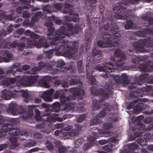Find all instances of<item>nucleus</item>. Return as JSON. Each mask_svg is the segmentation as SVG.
<instances>
[{"label":"nucleus","mask_w":153,"mask_h":153,"mask_svg":"<svg viewBox=\"0 0 153 153\" xmlns=\"http://www.w3.org/2000/svg\"><path fill=\"white\" fill-rule=\"evenodd\" d=\"M16 78L19 79V76H17L16 78H6L1 82V83L3 85L7 86L13 84L17 80Z\"/></svg>","instance_id":"27"},{"label":"nucleus","mask_w":153,"mask_h":153,"mask_svg":"<svg viewBox=\"0 0 153 153\" xmlns=\"http://www.w3.org/2000/svg\"><path fill=\"white\" fill-rule=\"evenodd\" d=\"M50 105L49 104H46L45 103H42V104L41 106L43 108H46V113L45 114L46 115L49 116L50 115V113L48 111V110L50 109H48V108L50 107Z\"/></svg>","instance_id":"50"},{"label":"nucleus","mask_w":153,"mask_h":153,"mask_svg":"<svg viewBox=\"0 0 153 153\" xmlns=\"http://www.w3.org/2000/svg\"><path fill=\"white\" fill-rule=\"evenodd\" d=\"M69 101H66L65 103L64 104H65L64 108L63 109V110L66 112L68 111L72 112L74 110V104L71 102L69 103L68 104L66 103L67 102Z\"/></svg>","instance_id":"32"},{"label":"nucleus","mask_w":153,"mask_h":153,"mask_svg":"<svg viewBox=\"0 0 153 153\" xmlns=\"http://www.w3.org/2000/svg\"><path fill=\"white\" fill-rule=\"evenodd\" d=\"M60 105V103L59 102H56L53 103L51 106V109H48V111L50 113V114L52 113V112H59Z\"/></svg>","instance_id":"31"},{"label":"nucleus","mask_w":153,"mask_h":153,"mask_svg":"<svg viewBox=\"0 0 153 153\" xmlns=\"http://www.w3.org/2000/svg\"><path fill=\"white\" fill-rule=\"evenodd\" d=\"M79 82L78 79L75 77L74 79H71L69 83L70 85H74L77 84Z\"/></svg>","instance_id":"60"},{"label":"nucleus","mask_w":153,"mask_h":153,"mask_svg":"<svg viewBox=\"0 0 153 153\" xmlns=\"http://www.w3.org/2000/svg\"><path fill=\"white\" fill-rule=\"evenodd\" d=\"M25 34L26 36H30V37L34 39H36L39 38V35L33 32H31L30 30H26L25 32Z\"/></svg>","instance_id":"37"},{"label":"nucleus","mask_w":153,"mask_h":153,"mask_svg":"<svg viewBox=\"0 0 153 153\" xmlns=\"http://www.w3.org/2000/svg\"><path fill=\"white\" fill-rule=\"evenodd\" d=\"M46 146L49 150L52 151L54 149V147L52 143L49 140H47L46 142Z\"/></svg>","instance_id":"49"},{"label":"nucleus","mask_w":153,"mask_h":153,"mask_svg":"<svg viewBox=\"0 0 153 153\" xmlns=\"http://www.w3.org/2000/svg\"><path fill=\"white\" fill-rule=\"evenodd\" d=\"M149 31H152L149 30V28H145L143 30L137 32L136 33V34L139 36L144 37L146 35V34H149Z\"/></svg>","instance_id":"35"},{"label":"nucleus","mask_w":153,"mask_h":153,"mask_svg":"<svg viewBox=\"0 0 153 153\" xmlns=\"http://www.w3.org/2000/svg\"><path fill=\"white\" fill-rule=\"evenodd\" d=\"M140 0H122V1L119 2L114 7L115 13H117L119 14H121L120 9H126L128 5L132 4H137Z\"/></svg>","instance_id":"12"},{"label":"nucleus","mask_w":153,"mask_h":153,"mask_svg":"<svg viewBox=\"0 0 153 153\" xmlns=\"http://www.w3.org/2000/svg\"><path fill=\"white\" fill-rule=\"evenodd\" d=\"M54 91L53 89H50L48 90L45 91L41 95V97L45 101L48 102H51L52 100L51 97Z\"/></svg>","instance_id":"23"},{"label":"nucleus","mask_w":153,"mask_h":153,"mask_svg":"<svg viewBox=\"0 0 153 153\" xmlns=\"http://www.w3.org/2000/svg\"><path fill=\"white\" fill-rule=\"evenodd\" d=\"M18 65L17 63H15L13 64L11 67L10 69L6 71V73L8 74L9 73L14 74L16 73V71L19 72L20 71L21 69H20L17 68L15 69L16 68L18 67Z\"/></svg>","instance_id":"30"},{"label":"nucleus","mask_w":153,"mask_h":153,"mask_svg":"<svg viewBox=\"0 0 153 153\" xmlns=\"http://www.w3.org/2000/svg\"><path fill=\"white\" fill-rule=\"evenodd\" d=\"M55 20V23L58 25H61L63 24V22L60 19H56V17L54 15H51V16H49L47 17L46 19V22L44 24V25L47 27H49L48 29V31L49 33L47 34V39H50L49 42L50 44L51 41H53L52 38H50V37H53V38L55 37L54 36V33L55 32L54 31V28L53 27H51L53 25L52 22L54 21ZM51 45L50 44L49 45L48 44L47 42H44L43 46L45 50L46 48H50Z\"/></svg>","instance_id":"5"},{"label":"nucleus","mask_w":153,"mask_h":153,"mask_svg":"<svg viewBox=\"0 0 153 153\" xmlns=\"http://www.w3.org/2000/svg\"><path fill=\"white\" fill-rule=\"evenodd\" d=\"M34 112L35 113L34 118L37 121H41L42 119V117L40 116V112L39 109L35 108L34 109Z\"/></svg>","instance_id":"43"},{"label":"nucleus","mask_w":153,"mask_h":153,"mask_svg":"<svg viewBox=\"0 0 153 153\" xmlns=\"http://www.w3.org/2000/svg\"><path fill=\"white\" fill-rule=\"evenodd\" d=\"M136 91V90L134 91H131L130 93L131 92V91ZM130 93L129 95V97H131L130 96ZM141 97V96H137V97H133V98L134 97H136L137 98V99L136 100H134L133 102H132L129 103L127 105V108L128 109H130L131 108H132L133 106H134V104L137 102H146L147 101V99H145V98H143V99H140V98H138V97Z\"/></svg>","instance_id":"24"},{"label":"nucleus","mask_w":153,"mask_h":153,"mask_svg":"<svg viewBox=\"0 0 153 153\" xmlns=\"http://www.w3.org/2000/svg\"><path fill=\"white\" fill-rule=\"evenodd\" d=\"M21 92L22 93V97L24 98H28L29 97V95L27 92V90H20Z\"/></svg>","instance_id":"58"},{"label":"nucleus","mask_w":153,"mask_h":153,"mask_svg":"<svg viewBox=\"0 0 153 153\" xmlns=\"http://www.w3.org/2000/svg\"><path fill=\"white\" fill-rule=\"evenodd\" d=\"M133 45L136 53H144L145 51L144 48V45L148 47H153V37H151L143 39L142 42H134Z\"/></svg>","instance_id":"8"},{"label":"nucleus","mask_w":153,"mask_h":153,"mask_svg":"<svg viewBox=\"0 0 153 153\" xmlns=\"http://www.w3.org/2000/svg\"><path fill=\"white\" fill-rule=\"evenodd\" d=\"M149 75L147 73H145L139 76L137 79L138 84L140 85L146 81L147 83H153V79H149Z\"/></svg>","instance_id":"22"},{"label":"nucleus","mask_w":153,"mask_h":153,"mask_svg":"<svg viewBox=\"0 0 153 153\" xmlns=\"http://www.w3.org/2000/svg\"><path fill=\"white\" fill-rule=\"evenodd\" d=\"M146 140L144 141V140L141 138H138L137 140V142L140 146H143L145 145L146 144Z\"/></svg>","instance_id":"63"},{"label":"nucleus","mask_w":153,"mask_h":153,"mask_svg":"<svg viewBox=\"0 0 153 153\" xmlns=\"http://www.w3.org/2000/svg\"><path fill=\"white\" fill-rule=\"evenodd\" d=\"M73 67V65L72 64H70L68 66H66L65 67L62 68H61L60 71L65 72L68 70H71Z\"/></svg>","instance_id":"53"},{"label":"nucleus","mask_w":153,"mask_h":153,"mask_svg":"<svg viewBox=\"0 0 153 153\" xmlns=\"http://www.w3.org/2000/svg\"><path fill=\"white\" fill-rule=\"evenodd\" d=\"M99 128L97 127L96 129L98 131V133L100 134H108L110 133V131H107L105 130V129H99Z\"/></svg>","instance_id":"61"},{"label":"nucleus","mask_w":153,"mask_h":153,"mask_svg":"<svg viewBox=\"0 0 153 153\" xmlns=\"http://www.w3.org/2000/svg\"><path fill=\"white\" fill-rule=\"evenodd\" d=\"M143 103H139L134 107V111L135 112L140 113L143 109Z\"/></svg>","instance_id":"38"},{"label":"nucleus","mask_w":153,"mask_h":153,"mask_svg":"<svg viewBox=\"0 0 153 153\" xmlns=\"http://www.w3.org/2000/svg\"><path fill=\"white\" fill-rule=\"evenodd\" d=\"M50 115H51V116L49 115L46 118V120L49 122H55L56 120L61 122L63 120L62 117V118L58 117L59 114L57 113H52Z\"/></svg>","instance_id":"25"},{"label":"nucleus","mask_w":153,"mask_h":153,"mask_svg":"<svg viewBox=\"0 0 153 153\" xmlns=\"http://www.w3.org/2000/svg\"><path fill=\"white\" fill-rule=\"evenodd\" d=\"M74 31L75 33H78L81 30L80 26L78 24H75L74 25Z\"/></svg>","instance_id":"59"},{"label":"nucleus","mask_w":153,"mask_h":153,"mask_svg":"<svg viewBox=\"0 0 153 153\" xmlns=\"http://www.w3.org/2000/svg\"><path fill=\"white\" fill-rule=\"evenodd\" d=\"M34 0H19L20 2L22 4H24L26 5L25 6L23 7L29 9V8H32L33 6V5H30V4L32 3H33L34 2Z\"/></svg>","instance_id":"34"},{"label":"nucleus","mask_w":153,"mask_h":153,"mask_svg":"<svg viewBox=\"0 0 153 153\" xmlns=\"http://www.w3.org/2000/svg\"><path fill=\"white\" fill-rule=\"evenodd\" d=\"M77 68L79 73H82L84 71L83 68L82 61L81 60L77 61L76 62Z\"/></svg>","instance_id":"39"},{"label":"nucleus","mask_w":153,"mask_h":153,"mask_svg":"<svg viewBox=\"0 0 153 153\" xmlns=\"http://www.w3.org/2000/svg\"><path fill=\"white\" fill-rule=\"evenodd\" d=\"M79 134V132L78 129H74L72 130L70 132H65L64 134V135L65 136H74L77 135Z\"/></svg>","instance_id":"36"},{"label":"nucleus","mask_w":153,"mask_h":153,"mask_svg":"<svg viewBox=\"0 0 153 153\" xmlns=\"http://www.w3.org/2000/svg\"><path fill=\"white\" fill-rule=\"evenodd\" d=\"M95 69L99 71H103V73L100 75L105 79L108 77L109 72L114 71L115 70L114 65L110 62L106 63L103 66L97 65Z\"/></svg>","instance_id":"10"},{"label":"nucleus","mask_w":153,"mask_h":153,"mask_svg":"<svg viewBox=\"0 0 153 153\" xmlns=\"http://www.w3.org/2000/svg\"><path fill=\"white\" fill-rule=\"evenodd\" d=\"M139 146L138 145L134 143H132L128 145V148L129 150H134L138 148Z\"/></svg>","instance_id":"48"},{"label":"nucleus","mask_w":153,"mask_h":153,"mask_svg":"<svg viewBox=\"0 0 153 153\" xmlns=\"http://www.w3.org/2000/svg\"><path fill=\"white\" fill-rule=\"evenodd\" d=\"M89 67L87 64L86 66V72L87 78L89 79L91 85H97L98 83V82L96 80L95 77V75H93L94 71H91L88 69Z\"/></svg>","instance_id":"18"},{"label":"nucleus","mask_w":153,"mask_h":153,"mask_svg":"<svg viewBox=\"0 0 153 153\" xmlns=\"http://www.w3.org/2000/svg\"><path fill=\"white\" fill-rule=\"evenodd\" d=\"M93 133L94 136L90 135L88 137L89 143H92L93 145L94 144L96 139L98 137L97 133L93 132Z\"/></svg>","instance_id":"41"},{"label":"nucleus","mask_w":153,"mask_h":153,"mask_svg":"<svg viewBox=\"0 0 153 153\" xmlns=\"http://www.w3.org/2000/svg\"><path fill=\"white\" fill-rule=\"evenodd\" d=\"M103 99H102L101 101L97 100L96 99L93 100L92 102L93 105V109L94 110H97L100 109L103 107L102 110L97 114L96 115V117H98L100 118H103L108 113V112L111 111V108L110 107L109 104L108 102L102 103V101L104 100L107 99H105L102 97Z\"/></svg>","instance_id":"6"},{"label":"nucleus","mask_w":153,"mask_h":153,"mask_svg":"<svg viewBox=\"0 0 153 153\" xmlns=\"http://www.w3.org/2000/svg\"><path fill=\"white\" fill-rule=\"evenodd\" d=\"M127 54L129 56H132L133 57H135V58H133L132 60V62L133 63L135 64H136L140 65H139V69L141 71H143L144 72H146L148 70L149 71H150L149 70V66L151 65H152L151 61L149 60L147 63H141V62H144L143 61V57H137L136 56L132 55L134 52H135V50L128 49L127 51Z\"/></svg>","instance_id":"7"},{"label":"nucleus","mask_w":153,"mask_h":153,"mask_svg":"<svg viewBox=\"0 0 153 153\" xmlns=\"http://www.w3.org/2000/svg\"><path fill=\"white\" fill-rule=\"evenodd\" d=\"M63 13L68 14V16L67 15L64 16L63 21L64 22H68L72 21L76 22L79 21V15L74 11L71 10H68L67 11L64 10L63 11Z\"/></svg>","instance_id":"14"},{"label":"nucleus","mask_w":153,"mask_h":153,"mask_svg":"<svg viewBox=\"0 0 153 153\" xmlns=\"http://www.w3.org/2000/svg\"><path fill=\"white\" fill-rule=\"evenodd\" d=\"M93 144L92 143H84L82 146L83 149L84 150H87L89 149L92 146Z\"/></svg>","instance_id":"52"},{"label":"nucleus","mask_w":153,"mask_h":153,"mask_svg":"<svg viewBox=\"0 0 153 153\" xmlns=\"http://www.w3.org/2000/svg\"><path fill=\"white\" fill-rule=\"evenodd\" d=\"M113 126L111 123H107L103 124L102 127L105 129L108 130L112 128Z\"/></svg>","instance_id":"54"},{"label":"nucleus","mask_w":153,"mask_h":153,"mask_svg":"<svg viewBox=\"0 0 153 153\" xmlns=\"http://www.w3.org/2000/svg\"><path fill=\"white\" fill-rule=\"evenodd\" d=\"M114 144L111 143H109L108 144L105 145L102 147V149L103 150L108 152H111L113 148Z\"/></svg>","instance_id":"40"},{"label":"nucleus","mask_w":153,"mask_h":153,"mask_svg":"<svg viewBox=\"0 0 153 153\" xmlns=\"http://www.w3.org/2000/svg\"><path fill=\"white\" fill-rule=\"evenodd\" d=\"M36 143L34 141L28 142L25 143L24 144V146L25 147H30L35 146Z\"/></svg>","instance_id":"55"},{"label":"nucleus","mask_w":153,"mask_h":153,"mask_svg":"<svg viewBox=\"0 0 153 153\" xmlns=\"http://www.w3.org/2000/svg\"><path fill=\"white\" fill-rule=\"evenodd\" d=\"M86 114H83L77 118V121L78 123H81L83 122L86 118Z\"/></svg>","instance_id":"56"},{"label":"nucleus","mask_w":153,"mask_h":153,"mask_svg":"<svg viewBox=\"0 0 153 153\" xmlns=\"http://www.w3.org/2000/svg\"><path fill=\"white\" fill-rule=\"evenodd\" d=\"M102 51L100 50L94 48L92 51V55L94 58H97L100 57L102 54Z\"/></svg>","instance_id":"42"},{"label":"nucleus","mask_w":153,"mask_h":153,"mask_svg":"<svg viewBox=\"0 0 153 153\" xmlns=\"http://www.w3.org/2000/svg\"><path fill=\"white\" fill-rule=\"evenodd\" d=\"M68 89H64L56 90L53 94L54 98L57 99L59 97L61 103L62 104L65 103L66 101H69L70 100H75L76 98H79V97L84 95L85 91L82 89L80 88H71L69 89L70 92H72V97L70 96L65 97L64 91L66 92Z\"/></svg>","instance_id":"4"},{"label":"nucleus","mask_w":153,"mask_h":153,"mask_svg":"<svg viewBox=\"0 0 153 153\" xmlns=\"http://www.w3.org/2000/svg\"><path fill=\"white\" fill-rule=\"evenodd\" d=\"M65 65V62L61 59H58L57 60L56 66L58 67H61Z\"/></svg>","instance_id":"64"},{"label":"nucleus","mask_w":153,"mask_h":153,"mask_svg":"<svg viewBox=\"0 0 153 153\" xmlns=\"http://www.w3.org/2000/svg\"><path fill=\"white\" fill-rule=\"evenodd\" d=\"M115 58H111V60L115 62V65L117 68L121 67L125 63L126 58L125 54L119 49H116L114 52Z\"/></svg>","instance_id":"11"},{"label":"nucleus","mask_w":153,"mask_h":153,"mask_svg":"<svg viewBox=\"0 0 153 153\" xmlns=\"http://www.w3.org/2000/svg\"><path fill=\"white\" fill-rule=\"evenodd\" d=\"M84 141V139L80 137L77 139L75 141L74 146L75 147H78Z\"/></svg>","instance_id":"47"},{"label":"nucleus","mask_w":153,"mask_h":153,"mask_svg":"<svg viewBox=\"0 0 153 153\" xmlns=\"http://www.w3.org/2000/svg\"><path fill=\"white\" fill-rule=\"evenodd\" d=\"M13 91L16 92L17 91L14 90L12 91L11 90L7 91L6 90H4L2 92L1 97L6 100H9L12 97H15L16 95L13 92Z\"/></svg>","instance_id":"21"},{"label":"nucleus","mask_w":153,"mask_h":153,"mask_svg":"<svg viewBox=\"0 0 153 153\" xmlns=\"http://www.w3.org/2000/svg\"><path fill=\"white\" fill-rule=\"evenodd\" d=\"M17 136H12L9 137V140L10 141V143H7L6 144H7V147L10 148L11 149H15L16 147L19 146V143L17 142V138L19 137Z\"/></svg>","instance_id":"20"},{"label":"nucleus","mask_w":153,"mask_h":153,"mask_svg":"<svg viewBox=\"0 0 153 153\" xmlns=\"http://www.w3.org/2000/svg\"><path fill=\"white\" fill-rule=\"evenodd\" d=\"M52 6L49 5H44L43 7L42 10L45 13H42L40 11L36 13L31 18L32 21L33 22H36L38 21L41 18L42 19H43L47 16L46 13H52L53 12H55L51 10V8H52Z\"/></svg>","instance_id":"13"},{"label":"nucleus","mask_w":153,"mask_h":153,"mask_svg":"<svg viewBox=\"0 0 153 153\" xmlns=\"http://www.w3.org/2000/svg\"><path fill=\"white\" fill-rule=\"evenodd\" d=\"M142 19L146 21H148L149 25H153V17H148L146 16L142 17Z\"/></svg>","instance_id":"44"},{"label":"nucleus","mask_w":153,"mask_h":153,"mask_svg":"<svg viewBox=\"0 0 153 153\" xmlns=\"http://www.w3.org/2000/svg\"><path fill=\"white\" fill-rule=\"evenodd\" d=\"M19 79L21 84H28L29 85H32L39 80V77L38 75H31L30 76H23L22 79H21L19 76Z\"/></svg>","instance_id":"17"},{"label":"nucleus","mask_w":153,"mask_h":153,"mask_svg":"<svg viewBox=\"0 0 153 153\" xmlns=\"http://www.w3.org/2000/svg\"><path fill=\"white\" fill-rule=\"evenodd\" d=\"M27 8H25L24 10L22 12V14L23 17L28 18L30 16V14L29 13V12L27 11Z\"/></svg>","instance_id":"51"},{"label":"nucleus","mask_w":153,"mask_h":153,"mask_svg":"<svg viewBox=\"0 0 153 153\" xmlns=\"http://www.w3.org/2000/svg\"><path fill=\"white\" fill-rule=\"evenodd\" d=\"M64 25L67 27L66 30L64 26H61L59 29L55 32V37H50L53 39V41L51 42L52 48L48 50H45L44 49L43 51L48 58H51L53 51L60 50L61 52L65 56L70 57L74 56L77 51L78 42L68 40L70 35L71 34L69 32L74 30V25L71 23H67Z\"/></svg>","instance_id":"1"},{"label":"nucleus","mask_w":153,"mask_h":153,"mask_svg":"<svg viewBox=\"0 0 153 153\" xmlns=\"http://www.w3.org/2000/svg\"><path fill=\"white\" fill-rule=\"evenodd\" d=\"M134 23L132 21L128 20L127 21L125 25V27L126 29H130L133 27Z\"/></svg>","instance_id":"46"},{"label":"nucleus","mask_w":153,"mask_h":153,"mask_svg":"<svg viewBox=\"0 0 153 153\" xmlns=\"http://www.w3.org/2000/svg\"><path fill=\"white\" fill-rule=\"evenodd\" d=\"M20 40L23 42L22 43H18L17 41H13L11 44L12 47H18L17 49L19 51H23L25 46V43L26 42L28 45L25 47L27 49L32 48L36 44V41L35 40H29L25 36L22 37L21 38Z\"/></svg>","instance_id":"9"},{"label":"nucleus","mask_w":153,"mask_h":153,"mask_svg":"<svg viewBox=\"0 0 153 153\" xmlns=\"http://www.w3.org/2000/svg\"><path fill=\"white\" fill-rule=\"evenodd\" d=\"M2 17L7 21L11 20L12 19V16L10 14L7 15L5 14H3L2 15Z\"/></svg>","instance_id":"62"},{"label":"nucleus","mask_w":153,"mask_h":153,"mask_svg":"<svg viewBox=\"0 0 153 153\" xmlns=\"http://www.w3.org/2000/svg\"><path fill=\"white\" fill-rule=\"evenodd\" d=\"M3 57H0V62H8L12 57V55L10 53L9 51H5L4 53Z\"/></svg>","instance_id":"28"},{"label":"nucleus","mask_w":153,"mask_h":153,"mask_svg":"<svg viewBox=\"0 0 153 153\" xmlns=\"http://www.w3.org/2000/svg\"><path fill=\"white\" fill-rule=\"evenodd\" d=\"M98 117H96L95 116V118H94L90 121V124L91 125H96L99 124L102 122V120L99 119Z\"/></svg>","instance_id":"45"},{"label":"nucleus","mask_w":153,"mask_h":153,"mask_svg":"<svg viewBox=\"0 0 153 153\" xmlns=\"http://www.w3.org/2000/svg\"><path fill=\"white\" fill-rule=\"evenodd\" d=\"M17 108V105L16 103L11 102L9 105V107L7 109V110L13 115H16V110Z\"/></svg>","instance_id":"33"},{"label":"nucleus","mask_w":153,"mask_h":153,"mask_svg":"<svg viewBox=\"0 0 153 153\" xmlns=\"http://www.w3.org/2000/svg\"><path fill=\"white\" fill-rule=\"evenodd\" d=\"M110 75L111 76V77L113 78V79L114 80L115 83L109 82L108 83L106 84L104 88H100L96 89V87L93 86L90 89L91 93L95 95L101 96L105 99H108L110 95L113 94L111 89L113 88V84L117 83V84L120 83L128 84L129 83L128 76L125 74H122L121 77L114 74H110Z\"/></svg>","instance_id":"3"},{"label":"nucleus","mask_w":153,"mask_h":153,"mask_svg":"<svg viewBox=\"0 0 153 153\" xmlns=\"http://www.w3.org/2000/svg\"><path fill=\"white\" fill-rule=\"evenodd\" d=\"M113 12L107 9L104 16L105 20L107 22L104 26V29L108 30V32L103 34L102 36L103 40L98 41L97 43L98 46L101 48L111 47L116 46L119 44L117 39L120 36L119 33V27L117 25L114 21L118 19H127V15L119 14L115 13L113 8Z\"/></svg>","instance_id":"2"},{"label":"nucleus","mask_w":153,"mask_h":153,"mask_svg":"<svg viewBox=\"0 0 153 153\" xmlns=\"http://www.w3.org/2000/svg\"><path fill=\"white\" fill-rule=\"evenodd\" d=\"M64 5L65 8H69L72 6L71 2L69 0H66Z\"/></svg>","instance_id":"57"},{"label":"nucleus","mask_w":153,"mask_h":153,"mask_svg":"<svg viewBox=\"0 0 153 153\" xmlns=\"http://www.w3.org/2000/svg\"><path fill=\"white\" fill-rule=\"evenodd\" d=\"M16 115L17 114H24L22 115V117L25 119H27L32 117L33 115V110L32 109L28 110L27 109L24 108L22 105L18 107L16 110Z\"/></svg>","instance_id":"15"},{"label":"nucleus","mask_w":153,"mask_h":153,"mask_svg":"<svg viewBox=\"0 0 153 153\" xmlns=\"http://www.w3.org/2000/svg\"><path fill=\"white\" fill-rule=\"evenodd\" d=\"M151 91H153V86L150 85H147L146 87L139 88L136 89L135 91H131L130 94L131 97L137 96L143 97L144 95L143 92H149Z\"/></svg>","instance_id":"16"},{"label":"nucleus","mask_w":153,"mask_h":153,"mask_svg":"<svg viewBox=\"0 0 153 153\" xmlns=\"http://www.w3.org/2000/svg\"><path fill=\"white\" fill-rule=\"evenodd\" d=\"M86 44H84L81 46L80 49L82 52H86L88 49L91 44V40L90 38L86 40Z\"/></svg>","instance_id":"29"},{"label":"nucleus","mask_w":153,"mask_h":153,"mask_svg":"<svg viewBox=\"0 0 153 153\" xmlns=\"http://www.w3.org/2000/svg\"><path fill=\"white\" fill-rule=\"evenodd\" d=\"M38 66L39 68L46 67L47 69L50 70L51 73L53 74L58 73L59 71V70L57 68L53 69V65L49 63H46L45 62H40L38 63Z\"/></svg>","instance_id":"19"},{"label":"nucleus","mask_w":153,"mask_h":153,"mask_svg":"<svg viewBox=\"0 0 153 153\" xmlns=\"http://www.w3.org/2000/svg\"><path fill=\"white\" fill-rule=\"evenodd\" d=\"M55 146L58 147V150L59 153H66L68 151V149L66 147L61 146L60 141L58 140L55 141L54 142Z\"/></svg>","instance_id":"26"}]
</instances>
